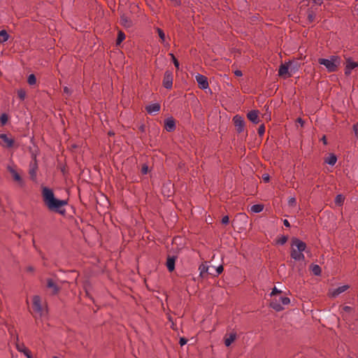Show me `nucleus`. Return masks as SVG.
Segmentation results:
<instances>
[{"label":"nucleus","mask_w":358,"mask_h":358,"mask_svg":"<svg viewBox=\"0 0 358 358\" xmlns=\"http://www.w3.org/2000/svg\"><path fill=\"white\" fill-rule=\"evenodd\" d=\"M42 196L45 206L49 210L56 211L59 213L64 214L65 210H61L60 208L67 204L66 200L57 199L55 197L53 191L47 187L42 188Z\"/></svg>","instance_id":"1"},{"label":"nucleus","mask_w":358,"mask_h":358,"mask_svg":"<svg viewBox=\"0 0 358 358\" xmlns=\"http://www.w3.org/2000/svg\"><path fill=\"white\" fill-rule=\"evenodd\" d=\"M306 248V244L297 238L292 240L291 257L296 261H303L305 259L303 252Z\"/></svg>","instance_id":"2"},{"label":"nucleus","mask_w":358,"mask_h":358,"mask_svg":"<svg viewBox=\"0 0 358 358\" xmlns=\"http://www.w3.org/2000/svg\"><path fill=\"white\" fill-rule=\"evenodd\" d=\"M32 307L34 312V317H45L48 313V308L46 303L42 301L41 297L35 295L32 298Z\"/></svg>","instance_id":"3"},{"label":"nucleus","mask_w":358,"mask_h":358,"mask_svg":"<svg viewBox=\"0 0 358 358\" xmlns=\"http://www.w3.org/2000/svg\"><path fill=\"white\" fill-rule=\"evenodd\" d=\"M318 62L320 64L324 66L329 72H334L337 71L340 66L341 59L337 55H332L327 59L320 58L318 59Z\"/></svg>","instance_id":"4"},{"label":"nucleus","mask_w":358,"mask_h":358,"mask_svg":"<svg viewBox=\"0 0 358 358\" xmlns=\"http://www.w3.org/2000/svg\"><path fill=\"white\" fill-rule=\"evenodd\" d=\"M290 303V299L287 296H282L281 295L273 298L270 303L271 307H272L276 311H280L283 310V306Z\"/></svg>","instance_id":"5"},{"label":"nucleus","mask_w":358,"mask_h":358,"mask_svg":"<svg viewBox=\"0 0 358 358\" xmlns=\"http://www.w3.org/2000/svg\"><path fill=\"white\" fill-rule=\"evenodd\" d=\"M7 170L11 174L13 179L17 183L20 187H24L25 185L24 180L21 177L20 173L16 169V167L13 164H8L7 166Z\"/></svg>","instance_id":"6"},{"label":"nucleus","mask_w":358,"mask_h":358,"mask_svg":"<svg viewBox=\"0 0 358 358\" xmlns=\"http://www.w3.org/2000/svg\"><path fill=\"white\" fill-rule=\"evenodd\" d=\"M234 124L238 133H241L244 131L245 121L244 119L240 115H235L233 118Z\"/></svg>","instance_id":"7"},{"label":"nucleus","mask_w":358,"mask_h":358,"mask_svg":"<svg viewBox=\"0 0 358 358\" xmlns=\"http://www.w3.org/2000/svg\"><path fill=\"white\" fill-rule=\"evenodd\" d=\"M195 78L199 85V87L201 89L206 90V89L208 88L209 85H208V79L206 76L198 73L195 76Z\"/></svg>","instance_id":"8"},{"label":"nucleus","mask_w":358,"mask_h":358,"mask_svg":"<svg viewBox=\"0 0 358 358\" xmlns=\"http://www.w3.org/2000/svg\"><path fill=\"white\" fill-rule=\"evenodd\" d=\"M37 170L38 164L36 163V161L34 159V161L31 162L29 169V174L30 176L31 180H32L33 181L36 180Z\"/></svg>","instance_id":"9"},{"label":"nucleus","mask_w":358,"mask_h":358,"mask_svg":"<svg viewBox=\"0 0 358 358\" xmlns=\"http://www.w3.org/2000/svg\"><path fill=\"white\" fill-rule=\"evenodd\" d=\"M173 85V76L170 71H166L164 73L163 85L166 89H171Z\"/></svg>","instance_id":"10"},{"label":"nucleus","mask_w":358,"mask_h":358,"mask_svg":"<svg viewBox=\"0 0 358 358\" xmlns=\"http://www.w3.org/2000/svg\"><path fill=\"white\" fill-rule=\"evenodd\" d=\"M13 140L6 134H0V144L3 147L11 148L13 145Z\"/></svg>","instance_id":"11"},{"label":"nucleus","mask_w":358,"mask_h":358,"mask_svg":"<svg viewBox=\"0 0 358 358\" xmlns=\"http://www.w3.org/2000/svg\"><path fill=\"white\" fill-rule=\"evenodd\" d=\"M349 288V286L347 285L340 286L335 289H331L329 290V295L332 297H336L341 293L345 292Z\"/></svg>","instance_id":"12"},{"label":"nucleus","mask_w":358,"mask_h":358,"mask_svg":"<svg viewBox=\"0 0 358 358\" xmlns=\"http://www.w3.org/2000/svg\"><path fill=\"white\" fill-rule=\"evenodd\" d=\"M357 66H358L357 62L352 61L350 58H348L346 59L345 73L346 75H350L351 73L352 70L355 69Z\"/></svg>","instance_id":"13"},{"label":"nucleus","mask_w":358,"mask_h":358,"mask_svg":"<svg viewBox=\"0 0 358 358\" xmlns=\"http://www.w3.org/2000/svg\"><path fill=\"white\" fill-rule=\"evenodd\" d=\"M289 62H286L285 64H282L280 66L279 71H278V75L281 77H289L290 76V74L289 73Z\"/></svg>","instance_id":"14"},{"label":"nucleus","mask_w":358,"mask_h":358,"mask_svg":"<svg viewBox=\"0 0 358 358\" xmlns=\"http://www.w3.org/2000/svg\"><path fill=\"white\" fill-rule=\"evenodd\" d=\"M248 118L252 123L257 124L259 122L258 110H251L247 115Z\"/></svg>","instance_id":"15"},{"label":"nucleus","mask_w":358,"mask_h":358,"mask_svg":"<svg viewBox=\"0 0 358 358\" xmlns=\"http://www.w3.org/2000/svg\"><path fill=\"white\" fill-rule=\"evenodd\" d=\"M160 110V105L157 103H152L146 107V110L148 113L152 114L157 113Z\"/></svg>","instance_id":"16"},{"label":"nucleus","mask_w":358,"mask_h":358,"mask_svg":"<svg viewBox=\"0 0 358 358\" xmlns=\"http://www.w3.org/2000/svg\"><path fill=\"white\" fill-rule=\"evenodd\" d=\"M176 258L174 257H169L166 261V267L169 271H173L175 268Z\"/></svg>","instance_id":"17"},{"label":"nucleus","mask_w":358,"mask_h":358,"mask_svg":"<svg viewBox=\"0 0 358 358\" xmlns=\"http://www.w3.org/2000/svg\"><path fill=\"white\" fill-rule=\"evenodd\" d=\"M165 128L168 131H171L175 129V122L173 119L169 118L165 121Z\"/></svg>","instance_id":"18"},{"label":"nucleus","mask_w":358,"mask_h":358,"mask_svg":"<svg viewBox=\"0 0 358 358\" xmlns=\"http://www.w3.org/2000/svg\"><path fill=\"white\" fill-rule=\"evenodd\" d=\"M121 24L126 28H129L132 26V22L131 20L127 17L126 15H122L121 16Z\"/></svg>","instance_id":"19"},{"label":"nucleus","mask_w":358,"mask_h":358,"mask_svg":"<svg viewBox=\"0 0 358 358\" xmlns=\"http://www.w3.org/2000/svg\"><path fill=\"white\" fill-rule=\"evenodd\" d=\"M236 334L231 333L229 335V336L225 337L224 338V344L226 346L229 347L231 344L236 340Z\"/></svg>","instance_id":"20"},{"label":"nucleus","mask_w":358,"mask_h":358,"mask_svg":"<svg viewBox=\"0 0 358 358\" xmlns=\"http://www.w3.org/2000/svg\"><path fill=\"white\" fill-rule=\"evenodd\" d=\"M47 286L48 288H50L52 289L53 294H57L59 291V287L57 286L55 282L52 279H48L47 282Z\"/></svg>","instance_id":"21"},{"label":"nucleus","mask_w":358,"mask_h":358,"mask_svg":"<svg viewBox=\"0 0 358 358\" xmlns=\"http://www.w3.org/2000/svg\"><path fill=\"white\" fill-rule=\"evenodd\" d=\"M325 163L334 166L337 162V157L334 154H330L325 159Z\"/></svg>","instance_id":"22"},{"label":"nucleus","mask_w":358,"mask_h":358,"mask_svg":"<svg viewBox=\"0 0 358 358\" xmlns=\"http://www.w3.org/2000/svg\"><path fill=\"white\" fill-rule=\"evenodd\" d=\"M209 266L206 264H202L199 266V270L200 275L204 277V275L208 273Z\"/></svg>","instance_id":"23"},{"label":"nucleus","mask_w":358,"mask_h":358,"mask_svg":"<svg viewBox=\"0 0 358 358\" xmlns=\"http://www.w3.org/2000/svg\"><path fill=\"white\" fill-rule=\"evenodd\" d=\"M238 220L245 224L248 220V216L245 214L240 213L236 215V219L233 221V223H235Z\"/></svg>","instance_id":"24"},{"label":"nucleus","mask_w":358,"mask_h":358,"mask_svg":"<svg viewBox=\"0 0 358 358\" xmlns=\"http://www.w3.org/2000/svg\"><path fill=\"white\" fill-rule=\"evenodd\" d=\"M9 35L6 30L0 31V43L7 41Z\"/></svg>","instance_id":"25"},{"label":"nucleus","mask_w":358,"mask_h":358,"mask_svg":"<svg viewBox=\"0 0 358 358\" xmlns=\"http://www.w3.org/2000/svg\"><path fill=\"white\" fill-rule=\"evenodd\" d=\"M263 206L260 204H255L252 206L251 207V211L255 213H260L263 210Z\"/></svg>","instance_id":"26"},{"label":"nucleus","mask_w":358,"mask_h":358,"mask_svg":"<svg viewBox=\"0 0 358 358\" xmlns=\"http://www.w3.org/2000/svg\"><path fill=\"white\" fill-rule=\"evenodd\" d=\"M311 271L315 275H320L322 271L321 268L317 264L313 265L311 266Z\"/></svg>","instance_id":"27"},{"label":"nucleus","mask_w":358,"mask_h":358,"mask_svg":"<svg viewBox=\"0 0 358 358\" xmlns=\"http://www.w3.org/2000/svg\"><path fill=\"white\" fill-rule=\"evenodd\" d=\"M345 198L342 194H338L335 199V203L338 206H341L344 202Z\"/></svg>","instance_id":"28"},{"label":"nucleus","mask_w":358,"mask_h":358,"mask_svg":"<svg viewBox=\"0 0 358 358\" xmlns=\"http://www.w3.org/2000/svg\"><path fill=\"white\" fill-rule=\"evenodd\" d=\"M124 38H125L124 34L122 31H119L117 38L116 45H120L123 41V40Z\"/></svg>","instance_id":"29"},{"label":"nucleus","mask_w":358,"mask_h":358,"mask_svg":"<svg viewBox=\"0 0 358 358\" xmlns=\"http://www.w3.org/2000/svg\"><path fill=\"white\" fill-rule=\"evenodd\" d=\"M27 82L30 85H34L36 83V76L34 74H30L28 77Z\"/></svg>","instance_id":"30"},{"label":"nucleus","mask_w":358,"mask_h":358,"mask_svg":"<svg viewBox=\"0 0 358 358\" xmlns=\"http://www.w3.org/2000/svg\"><path fill=\"white\" fill-rule=\"evenodd\" d=\"M17 95L19 96V98L21 99V100H24L26 97V92L23 89H20L17 90Z\"/></svg>","instance_id":"31"},{"label":"nucleus","mask_w":358,"mask_h":358,"mask_svg":"<svg viewBox=\"0 0 358 358\" xmlns=\"http://www.w3.org/2000/svg\"><path fill=\"white\" fill-rule=\"evenodd\" d=\"M169 55L171 57V59H172V61H173V62L174 64V66L178 70L180 69V64H179L178 61L177 60V59L176 58V57L174 56L173 54L170 53Z\"/></svg>","instance_id":"32"},{"label":"nucleus","mask_w":358,"mask_h":358,"mask_svg":"<svg viewBox=\"0 0 358 358\" xmlns=\"http://www.w3.org/2000/svg\"><path fill=\"white\" fill-rule=\"evenodd\" d=\"M296 204V200L295 197H289L288 199V205L291 207L295 206Z\"/></svg>","instance_id":"33"},{"label":"nucleus","mask_w":358,"mask_h":358,"mask_svg":"<svg viewBox=\"0 0 358 358\" xmlns=\"http://www.w3.org/2000/svg\"><path fill=\"white\" fill-rule=\"evenodd\" d=\"M157 32H158L159 38L162 40L161 42L164 43L165 41V34H164V32L162 29H157Z\"/></svg>","instance_id":"34"},{"label":"nucleus","mask_w":358,"mask_h":358,"mask_svg":"<svg viewBox=\"0 0 358 358\" xmlns=\"http://www.w3.org/2000/svg\"><path fill=\"white\" fill-rule=\"evenodd\" d=\"M280 291L278 290L276 287H274L271 293V296L273 298L278 296H280Z\"/></svg>","instance_id":"35"},{"label":"nucleus","mask_w":358,"mask_h":358,"mask_svg":"<svg viewBox=\"0 0 358 358\" xmlns=\"http://www.w3.org/2000/svg\"><path fill=\"white\" fill-rule=\"evenodd\" d=\"M287 241V238L286 236H282L278 240V243L280 245H284Z\"/></svg>","instance_id":"36"},{"label":"nucleus","mask_w":358,"mask_h":358,"mask_svg":"<svg viewBox=\"0 0 358 358\" xmlns=\"http://www.w3.org/2000/svg\"><path fill=\"white\" fill-rule=\"evenodd\" d=\"M265 132V127L264 124H262L259 126V129H258V134L260 135V136H262Z\"/></svg>","instance_id":"37"},{"label":"nucleus","mask_w":358,"mask_h":358,"mask_svg":"<svg viewBox=\"0 0 358 358\" xmlns=\"http://www.w3.org/2000/svg\"><path fill=\"white\" fill-rule=\"evenodd\" d=\"M352 310V308L350 307V306H344L342 308V313L344 314V313H350Z\"/></svg>","instance_id":"38"},{"label":"nucleus","mask_w":358,"mask_h":358,"mask_svg":"<svg viewBox=\"0 0 358 358\" xmlns=\"http://www.w3.org/2000/svg\"><path fill=\"white\" fill-rule=\"evenodd\" d=\"M229 222V216L225 215L222 219V223L223 224H227Z\"/></svg>","instance_id":"39"},{"label":"nucleus","mask_w":358,"mask_h":358,"mask_svg":"<svg viewBox=\"0 0 358 358\" xmlns=\"http://www.w3.org/2000/svg\"><path fill=\"white\" fill-rule=\"evenodd\" d=\"M23 353L27 357V358L28 356L31 355L30 351L26 347H23Z\"/></svg>","instance_id":"40"},{"label":"nucleus","mask_w":358,"mask_h":358,"mask_svg":"<svg viewBox=\"0 0 358 358\" xmlns=\"http://www.w3.org/2000/svg\"><path fill=\"white\" fill-rule=\"evenodd\" d=\"M0 120H1V123H2V124H5V123L7 122V120H8V118H7L6 115L3 114V115L1 116Z\"/></svg>","instance_id":"41"},{"label":"nucleus","mask_w":358,"mask_h":358,"mask_svg":"<svg viewBox=\"0 0 358 358\" xmlns=\"http://www.w3.org/2000/svg\"><path fill=\"white\" fill-rule=\"evenodd\" d=\"M187 342V340L185 338H180L179 341V343L181 346L185 345Z\"/></svg>","instance_id":"42"},{"label":"nucleus","mask_w":358,"mask_h":358,"mask_svg":"<svg viewBox=\"0 0 358 358\" xmlns=\"http://www.w3.org/2000/svg\"><path fill=\"white\" fill-rule=\"evenodd\" d=\"M64 92L67 95V96H70L71 94V90L68 87H64Z\"/></svg>","instance_id":"43"},{"label":"nucleus","mask_w":358,"mask_h":358,"mask_svg":"<svg viewBox=\"0 0 358 358\" xmlns=\"http://www.w3.org/2000/svg\"><path fill=\"white\" fill-rule=\"evenodd\" d=\"M223 271V266L222 265L216 268L217 275H220Z\"/></svg>","instance_id":"44"},{"label":"nucleus","mask_w":358,"mask_h":358,"mask_svg":"<svg viewBox=\"0 0 358 358\" xmlns=\"http://www.w3.org/2000/svg\"><path fill=\"white\" fill-rule=\"evenodd\" d=\"M308 20L313 22L315 18V15L313 13H310L308 15Z\"/></svg>","instance_id":"45"},{"label":"nucleus","mask_w":358,"mask_h":358,"mask_svg":"<svg viewBox=\"0 0 358 358\" xmlns=\"http://www.w3.org/2000/svg\"><path fill=\"white\" fill-rule=\"evenodd\" d=\"M23 347H25L23 344H17V349L20 352H23Z\"/></svg>","instance_id":"46"},{"label":"nucleus","mask_w":358,"mask_h":358,"mask_svg":"<svg viewBox=\"0 0 358 358\" xmlns=\"http://www.w3.org/2000/svg\"><path fill=\"white\" fill-rule=\"evenodd\" d=\"M262 178H263V180H264L265 182H268V180H269V176H268V174H264V175L262 176Z\"/></svg>","instance_id":"47"},{"label":"nucleus","mask_w":358,"mask_h":358,"mask_svg":"<svg viewBox=\"0 0 358 358\" xmlns=\"http://www.w3.org/2000/svg\"><path fill=\"white\" fill-rule=\"evenodd\" d=\"M234 74L236 76H243V73H242V71H240V70H236L234 71Z\"/></svg>","instance_id":"48"},{"label":"nucleus","mask_w":358,"mask_h":358,"mask_svg":"<svg viewBox=\"0 0 358 358\" xmlns=\"http://www.w3.org/2000/svg\"><path fill=\"white\" fill-rule=\"evenodd\" d=\"M313 1L315 4L320 6V5H322V3H323L324 0H313Z\"/></svg>","instance_id":"49"},{"label":"nucleus","mask_w":358,"mask_h":358,"mask_svg":"<svg viewBox=\"0 0 358 358\" xmlns=\"http://www.w3.org/2000/svg\"><path fill=\"white\" fill-rule=\"evenodd\" d=\"M148 166H143V168H142V172L145 174L148 173Z\"/></svg>","instance_id":"50"},{"label":"nucleus","mask_w":358,"mask_h":358,"mask_svg":"<svg viewBox=\"0 0 358 358\" xmlns=\"http://www.w3.org/2000/svg\"><path fill=\"white\" fill-rule=\"evenodd\" d=\"M283 224L287 227H290L289 222H288L287 220H283Z\"/></svg>","instance_id":"51"},{"label":"nucleus","mask_w":358,"mask_h":358,"mask_svg":"<svg viewBox=\"0 0 358 358\" xmlns=\"http://www.w3.org/2000/svg\"><path fill=\"white\" fill-rule=\"evenodd\" d=\"M353 130H354L355 134L357 135L358 134V128H357V126L356 124H355L353 126Z\"/></svg>","instance_id":"52"},{"label":"nucleus","mask_w":358,"mask_h":358,"mask_svg":"<svg viewBox=\"0 0 358 358\" xmlns=\"http://www.w3.org/2000/svg\"><path fill=\"white\" fill-rule=\"evenodd\" d=\"M322 141L324 144L326 145L327 143V138H326V137L324 136L322 137Z\"/></svg>","instance_id":"53"},{"label":"nucleus","mask_w":358,"mask_h":358,"mask_svg":"<svg viewBox=\"0 0 358 358\" xmlns=\"http://www.w3.org/2000/svg\"><path fill=\"white\" fill-rule=\"evenodd\" d=\"M355 11L356 13V15L358 16V3L356 5L355 8Z\"/></svg>","instance_id":"54"},{"label":"nucleus","mask_w":358,"mask_h":358,"mask_svg":"<svg viewBox=\"0 0 358 358\" xmlns=\"http://www.w3.org/2000/svg\"><path fill=\"white\" fill-rule=\"evenodd\" d=\"M298 121H299V123H301V124H303V122H302V120H301V118H299V119H298Z\"/></svg>","instance_id":"55"},{"label":"nucleus","mask_w":358,"mask_h":358,"mask_svg":"<svg viewBox=\"0 0 358 358\" xmlns=\"http://www.w3.org/2000/svg\"><path fill=\"white\" fill-rule=\"evenodd\" d=\"M27 358H32V357H31V355L28 356V357H27Z\"/></svg>","instance_id":"56"},{"label":"nucleus","mask_w":358,"mask_h":358,"mask_svg":"<svg viewBox=\"0 0 358 358\" xmlns=\"http://www.w3.org/2000/svg\"><path fill=\"white\" fill-rule=\"evenodd\" d=\"M53 358H59V357H58L57 356H54Z\"/></svg>","instance_id":"57"}]
</instances>
